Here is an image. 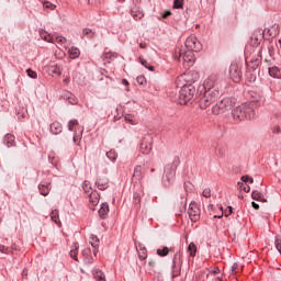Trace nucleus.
<instances>
[{
    "label": "nucleus",
    "instance_id": "obj_1",
    "mask_svg": "<svg viewBox=\"0 0 281 281\" xmlns=\"http://www.w3.org/2000/svg\"><path fill=\"white\" fill-rule=\"evenodd\" d=\"M256 117V112L254 108L249 104H241L233 110L234 122H244V120H254Z\"/></svg>",
    "mask_w": 281,
    "mask_h": 281
},
{
    "label": "nucleus",
    "instance_id": "obj_2",
    "mask_svg": "<svg viewBox=\"0 0 281 281\" xmlns=\"http://www.w3.org/2000/svg\"><path fill=\"white\" fill-rule=\"evenodd\" d=\"M221 93L218 90H205L203 97L200 100V109L205 110L218 100Z\"/></svg>",
    "mask_w": 281,
    "mask_h": 281
},
{
    "label": "nucleus",
    "instance_id": "obj_3",
    "mask_svg": "<svg viewBox=\"0 0 281 281\" xmlns=\"http://www.w3.org/2000/svg\"><path fill=\"white\" fill-rule=\"evenodd\" d=\"M232 100L229 98H225L222 101L217 102L212 108L213 115H223V113H227V111H232Z\"/></svg>",
    "mask_w": 281,
    "mask_h": 281
},
{
    "label": "nucleus",
    "instance_id": "obj_4",
    "mask_svg": "<svg viewBox=\"0 0 281 281\" xmlns=\"http://www.w3.org/2000/svg\"><path fill=\"white\" fill-rule=\"evenodd\" d=\"M194 93H196V89L193 86L184 87L180 90L179 102L180 104H188L194 99Z\"/></svg>",
    "mask_w": 281,
    "mask_h": 281
},
{
    "label": "nucleus",
    "instance_id": "obj_5",
    "mask_svg": "<svg viewBox=\"0 0 281 281\" xmlns=\"http://www.w3.org/2000/svg\"><path fill=\"white\" fill-rule=\"evenodd\" d=\"M179 56L182 58L186 69H190V67H192L196 60L193 50H180Z\"/></svg>",
    "mask_w": 281,
    "mask_h": 281
},
{
    "label": "nucleus",
    "instance_id": "obj_6",
    "mask_svg": "<svg viewBox=\"0 0 281 281\" xmlns=\"http://www.w3.org/2000/svg\"><path fill=\"white\" fill-rule=\"evenodd\" d=\"M192 82H194V79H192V74L190 72L180 75L176 80V85L180 90L192 86Z\"/></svg>",
    "mask_w": 281,
    "mask_h": 281
},
{
    "label": "nucleus",
    "instance_id": "obj_7",
    "mask_svg": "<svg viewBox=\"0 0 281 281\" xmlns=\"http://www.w3.org/2000/svg\"><path fill=\"white\" fill-rule=\"evenodd\" d=\"M186 48L188 52H201L203 49V46L201 45V42L196 38V36L191 35L186 41Z\"/></svg>",
    "mask_w": 281,
    "mask_h": 281
},
{
    "label": "nucleus",
    "instance_id": "obj_8",
    "mask_svg": "<svg viewBox=\"0 0 281 281\" xmlns=\"http://www.w3.org/2000/svg\"><path fill=\"white\" fill-rule=\"evenodd\" d=\"M188 214L193 223H196V221L201 218V209H199V204H196V202L190 203Z\"/></svg>",
    "mask_w": 281,
    "mask_h": 281
},
{
    "label": "nucleus",
    "instance_id": "obj_9",
    "mask_svg": "<svg viewBox=\"0 0 281 281\" xmlns=\"http://www.w3.org/2000/svg\"><path fill=\"white\" fill-rule=\"evenodd\" d=\"M151 150H153V136L145 135L140 143V153L143 155H150Z\"/></svg>",
    "mask_w": 281,
    "mask_h": 281
},
{
    "label": "nucleus",
    "instance_id": "obj_10",
    "mask_svg": "<svg viewBox=\"0 0 281 281\" xmlns=\"http://www.w3.org/2000/svg\"><path fill=\"white\" fill-rule=\"evenodd\" d=\"M182 265H183V261H181V255L176 254L173 257V265H172V271H171L172 278H179V276H181Z\"/></svg>",
    "mask_w": 281,
    "mask_h": 281
},
{
    "label": "nucleus",
    "instance_id": "obj_11",
    "mask_svg": "<svg viewBox=\"0 0 281 281\" xmlns=\"http://www.w3.org/2000/svg\"><path fill=\"white\" fill-rule=\"evenodd\" d=\"M229 78L233 80V82H240V78H243V72L240 71V66H238V64L231 65Z\"/></svg>",
    "mask_w": 281,
    "mask_h": 281
},
{
    "label": "nucleus",
    "instance_id": "obj_12",
    "mask_svg": "<svg viewBox=\"0 0 281 281\" xmlns=\"http://www.w3.org/2000/svg\"><path fill=\"white\" fill-rule=\"evenodd\" d=\"M217 82H218V75L217 74H211L204 80V91H214V87H216Z\"/></svg>",
    "mask_w": 281,
    "mask_h": 281
},
{
    "label": "nucleus",
    "instance_id": "obj_13",
    "mask_svg": "<svg viewBox=\"0 0 281 281\" xmlns=\"http://www.w3.org/2000/svg\"><path fill=\"white\" fill-rule=\"evenodd\" d=\"M179 164H181V160L179 159V157H177L173 159V169L170 166H167L165 168V177H167V179H173L175 170H177V166H179Z\"/></svg>",
    "mask_w": 281,
    "mask_h": 281
},
{
    "label": "nucleus",
    "instance_id": "obj_14",
    "mask_svg": "<svg viewBox=\"0 0 281 281\" xmlns=\"http://www.w3.org/2000/svg\"><path fill=\"white\" fill-rule=\"evenodd\" d=\"M131 15L135 21H142L144 19V10L142 8L135 5L131 9Z\"/></svg>",
    "mask_w": 281,
    "mask_h": 281
},
{
    "label": "nucleus",
    "instance_id": "obj_15",
    "mask_svg": "<svg viewBox=\"0 0 281 281\" xmlns=\"http://www.w3.org/2000/svg\"><path fill=\"white\" fill-rule=\"evenodd\" d=\"M89 203L90 210H95V205L100 203V194H98V192H91L89 194Z\"/></svg>",
    "mask_w": 281,
    "mask_h": 281
},
{
    "label": "nucleus",
    "instance_id": "obj_16",
    "mask_svg": "<svg viewBox=\"0 0 281 281\" xmlns=\"http://www.w3.org/2000/svg\"><path fill=\"white\" fill-rule=\"evenodd\" d=\"M263 34L270 36L271 38H274V36H278V34H280V26H278V24H274L270 29H265Z\"/></svg>",
    "mask_w": 281,
    "mask_h": 281
},
{
    "label": "nucleus",
    "instance_id": "obj_17",
    "mask_svg": "<svg viewBox=\"0 0 281 281\" xmlns=\"http://www.w3.org/2000/svg\"><path fill=\"white\" fill-rule=\"evenodd\" d=\"M50 133L53 135H60V133H63V124H60V122H53L50 124Z\"/></svg>",
    "mask_w": 281,
    "mask_h": 281
},
{
    "label": "nucleus",
    "instance_id": "obj_18",
    "mask_svg": "<svg viewBox=\"0 0 281 281\" xmlns=\"http://www.w3.org/2000/svg\"><path fill=\"white\" fill-rule=\"evenodd\" d=\"M47 72L49 76H60L63 71L60 70V67L56 64H52L47 67Z\"/></svg>",
    "mask_w": 281,
    "mask_h": 281
},
{
    "label": "nucleus",
    "instance_id": "obj_19",
    "mask_svg": "<svg viewBox=\"0 0 281 281\" xmlns=\"http://www.w3.org/2000/svg\"><path fill=\"white\" fill-rule=\"evenodd\" d=\"M78 125H79V123H78V120H76V119L70 120L68 122V131H71L75 133L74 138H72L75 143L78 139V134L76 133V126H78Z\"/></svg>",
    "mask_w": 281,
    "mask_h": 281
},
{
    "label": "nucleus",
    "instance_id": "obj_20",
    "mask_svg": "<svg viewBox=\"0 0 281 281\" xmlns=\"http://www.w3.org/2000/svg\"><path fill=\"white\" fill-rule=\"evenodd\" d=\"M157 256H160V258H164L168 256V254H175V248H168V247H162L158 248L156 251Z\"/></svg>",
    "mask_w": 281,
    "mask_h": 281
},
{
    "label": "nucleus",
    "instance_id": "obj_21",
    "mask_svg": "<svg viewBox=\"0 0 281 281\" xmlns=\"http://www.w3.org/2000/svg\"><path fill=\"white\" fill-rule=\"evenodd\" d=\"M40 36L42 41H45L46 43H54V35L47 33V31H40Z\"/></svg>",
    "mask_w": 281,
    "mask_h": 281
},
{
    "label": "nucleus",
    "instance_id": "obj_22",
    "mask_svg": "<svg viewBox=\"0 0 281 281\" xmlns=\"http://www.w3.org/2000/svg\"><path fill=\"white\" fill-rule=\"evenodd\" d=\"M144 173H142V166H136L133 173V181H142Z\"/></svg>",
    "mask_w": 281,
    "mask_h": 281
},
{
    "label": "nucleus",
    "instance_id": "obj_23",
    "mask_svg": "<svg viewBox=\"0 0 281 281\" xmlns=\"http://www.w3.org/2000/svg\"><path fill=\"white\" fill-rule=\"evenodd\" d=\"M95 184L99 190H106L109 188V180L106 178H99Z\"/></svg>",
    "mask_w": 281,
    "mask_h": 281
},
{
    "label": "nucleus",
    "instance_id": "obj_24",
    "mask_svg": "<svg viewBox=\"0 0 281 281\" xmlns=\"http://www.w3.org/2000/svg\"><path fill=\"white\" fill-rule=\"evenodd\" d=\"M90 245L91 247H93V254L94 256H97L98 250H95L98 247H100V239H98V237L95 235H91L90 237Z\"/></svg>",
    "mask_w": 281,
    "mask_h": 281
},
{
    "label": "nucleus",
    "instance_id": "obj_25",
    "mask_svg": "<svg viewBox=\"0 0 281 281\" xmlns=\"http://www.w3.org/2000/svg\"><path fill=\"white\" fill-rule=\"evenodd\" d=\"M251 198L254 201H260L261 203H267V199H265V195L260 191H252Z\"/></svg>",
    "mask_w": 281,
    "mask_h": 281
},
{
    "label": "nucleus",
    "instance_id": "obj_26",
    "mask_svg": "<svg viewBox=\"0 0 281 281\" xmlns=\"http://www.w3.org/2000/svg\"><path fill=\"white\" fill-rule=\"evenodd\" d=\"M269 76H271V78H281V70L278 66H273L269 68Z\"/></svg>",
    "mask_w": 281,
    "mask_h": 281
},
{
    "label": "nucleus",
    "instance_id": "obj_27",
    "mask_svg": "<svg viewBox=\"0 0 281 281\" xmlns=\"http://www.w3.org/2000/svg\"><path fill=\"white\" fill-rule=\"evenodd\" d=\"M4 145L8 146V148L14 146V135L7 134L3 138Z\"/></svg>",
    "mask_w": 281,
    "mask_h": 281
},
{
    "label": "nucleus",
    "instance_id": "obj_28",
    "mask_svg": "<svg viewBox=\"0 0 281 281\" xmlns=\"http://www.w3.org/2000/svg\"><path fill=\"white\" fill-rule=\"evenodd\" d=\"M93 277H94V280L97 281H106V277L104 276V272H102L100 269L94 270Z\"/></svg>",
    "mask_w": 281,
    "mask_h": 281
},
{
    "label": "nucleus",
    "instance_id": "obj_29",
    "mask_svg": "<svg viewBox=\"0 0 281 281\" xmlns=\"http://www.w3.org/2000/svg\"><path fill=\"white\" fill-rule=\"evenodd\" d=\"M38 190H40V194H42L43 196H47V194H49V190H52V188L49 187V184H40L38 186Z\"/></svg>",
    "mask_w": 281,
    "mask_h": 281
},
{
    "label": "nucleus",
    "instance_id": "obj_30",
    "mask_svg": "<svg viewBox=\"0 0 281 281\" xmlns=\"http://www.w3.org/2000/svg\"><path fill=\"white\" fill-rule=\"evenodd\" d=\"M78 249H79V245L78 243H75L70 250V257H72L74 260H76L77 262H78Z\"/></svg>",
    "mask_w": 281,
    "mask_h": 281
},
{
    "label": "nucleus",
    "instance_id": "obj_31",
    "mask_svg": "<svg viewBox=\"0 0 281 281\" xmlns=\"http://www.w3.org/2000/svg\"><path fill=\"white\" fill-rule=\"evenodd\" d=\"M50 218L54 223H56V225L60 227V217L58 215V210H55L50 213Z\"/></svg>",
    "mask_w": 281,
    "mask_h": 281
},
{
    "label": "nucleus",
    "instance_id": "obj_32",
    "mask_svg": "<svg viewBox=\"0 0 281 281\" xmlns=\"http://www.w3.org/2000/svg\"><path fill=\"white\" fill-rule=\"evenodd\" d=\"M68 54L72 59L78 58V56H80V49H78L77 47H71L68 49Z\"/></svg>",
    "mask_w": 281,
    "mask_h": 281
},
{
    "label": "nucleus",
    "instance_id": "obj_33",
    "mask_svg": "<svg viewBox=\"0 0 281 281\" xmlns=\"http://www.w3.org/2000/svg\"><path fill=\"white\" fill-rule=\"evenodd\" d=\"M106 214H109V204L103 203L99 210V215L102 216H106Z\"/></svg>",
    "mask_w": 281,
    "mask_h": 281
},
{
    "label": "nucleus",
    "instance_id": "obj_34",
    "mask_svg": "<svg viewBox=\"0 0 281 281\" xmlns=\"http://www.w3.org/2000/svg\"><path fill=\"white\" fill-rule=\"evenodd\" d=\"M125 122H127V124H131L132 126L137 125V121L135 120V116L127 114L124 116Z\"/></svg>",
    "mask_w": 281,
    "mask_h": 281
},
{
    "label": "nucleus",
    "instance_id": "obj_35",
    "mask_svg": "<svg viewBox=\"0 0 281 281\" xmlns=\"http://www.w3.org/2000/svg\"><path fill=\"white\" fill-rule=\"evenodd\" d=\"M189 255L194 258L196 256V245L194 243H190L188 247Z\"/></svg>",
    "mask_w": 281,
    "mask_h": 281
},
{
    "label": "nucleus",
    "instance_id": "obj_36",
    "mask_svg": "<svg viewBox=\"0 0 281 281\" xmlns=\"http://www.w3.org/2000/svg\"><path fill=\"white\" fill-rule=\"evenodd\" d=\"M82 189L86 192V194H91V192H93V189H91V182L89 181L83 182Z\"/></svg>",
    "mask_w": 281,
    "mask_h": 281
},
{
    "label": "nucleus",
    "instance_id": "obj_37",
    "mask_svg": "<svg viewBox=\"0 0 281 281\" xmlns=\"http://www.w3.org/2000/svg\"><path fill=\"white\" fill-rule=\"evenodd\" d=\"M82 256H83V260H85L88 265H91V262H93V261H91L90 258H89V256H91V250H90V249H85V250L82 251Z\"/></svg>",
    "mask_w": 281,
    "mask_h": 281
},
{
    "label": "nucleus",
    "instance_id": "obj_38",
    "mask_svg": "<svg viewBox=\"0 0 281 281\" xmlns=\"http://www.w3.org/2000/svg\"><path fill=\"white\" fill-rule=\"evenodd\" d=\"M138 258L140 260H146L148 258V250H146V248H140L138 250Z\"/></svg>",
    "mask_w": 281,
    "mask_h": 281
},
{
    "label": "nucleus",
    "instance_id": "obj_39",
    "mask_svg": "<svg viewBox=\"0 0 281 281\" xmlns=\"http://www.w3.org/2000/svg\"><path fill=\"white\" fill-rule=\"evenodd\" d=\"M83 36H86V38H93V36H95V32L91 29H85Z\"/></svg>",
    "mask_w": 281,
    "mask_h": 281
},
{
    "label": "nucleus",
    "instance_id": "obj_40",
    "mask_svg": "<svg viewBox=\"0 0 281 281\" xmlns=\"http://www.w3.org/2000/svg\"><path fill=\"white\" fill-rule=\"evenodd\" d=\"M53 43H57V45H65V43H67V38L64 36H54Z\"/></svg>",
    "mask_w": 281,
    "mask_h": 281
},
{
    "label": "nucleus",
    "instance_id": "obj_41",
    "mask_svg": "<svg viewBox=\"0 0 281 281\" xmlns=\"http://www.w3.org/2000/svg\"><path fill=\"white\" fill-rule=\"evenodd\" d=\"M140 64L149 71H155V66H151L147 60L140 59Z\"/></svg>",
    "mask_w": 281,
    "mask_h": 281
},
{
    "label": "nucleus",
    "instance_id": "obj_42",
    "mask_svg": "<svg viewBox=\"0 0 281 281\" xmlns=\"http://www.w3.org/2000/svg\"><path fill=\"white\" fill-rule=\"evenodd\" d=\"M106 157L111 161H115V159H117V154L115 153V150L111 149L110 151L106 153Z\"/></svg>",
    "mask_w": 281,
    "mask_h": 281
},
{
    "label": "nucleus",
    "instance_id": "obj_43",
    "mask_svg": "<svg viewBox=\"0 0 281 281\" xmlns=\"http://www.w3.org/2000/svg\"><path fill=\"white\" fill-rule=\"evenodd\" d=\"M183 1H186V0H175L173 1V8L176 10H181V8H183Z\"/></svg>",
    "mask_w": 281,
    "mask_h": 281
},
{
    "label": "nucleus",
    "instance_id": "obj_44",
    "mask_svg": "<svg viewBox=\"0 0 281 281\" xmlns=\"http://www.w3.org/2000/svg\"><path fill=\"white\" fill-rule=\"evenodd\" d=\"M26 74L29 78H33L36 79L38 77V75L36 74V71L32 70V69H26Z\"/></svg>",
    "mask_w": 281,
    "mask_h": 281
},
{
    "label": "nucleus",
    "instance_id": "obj_45",
    "mask_svg": "<svg viewBox=\"0 0 281 281\" xmlns=\"http://www.w3.org/2000/svg\"><path fill=\"white\" fill-rule=\"evenodd\" d=\"M202 195L205 198V199H210V196H212V190L210 188H205L202 192Z\"/></svg>",
    "mask_w": 281,
    "mask_h": 281
},
{
    "label": "nucleus",
    "instance_id": "obj_46",
    "mask_svg": "<svg viewBox=\"0 0 281 281\" xmlns=\"http://www.w3.org/2000/svg\"><path fill=\"white\" fill-rule=\"evenodd\" d=\"M44 8L48 9V10H56L55 4L49 1H44Z\"/></svg>",
    "mask_w": 281,
    "mask_h": 281
},
{
    "label": "nucleus",
    "instance_id": "obj_47",
    "mask_svg": "<svg viewBox=\"0 0 281 281\" xmlns=\"http://www.w3.org/2000/svg\"><path fill=\"white\" fill-rule=\"evenodd\" d=\"M241 181L244 183H247V181H249L250 183H254V178L249 177V176H243L241 177Z\"/></svg>",
    "mask_w": 281,
    "mask_h": 281
},
{
    "label": "nucleus",
    "instance_id": "obj_48",
    "mask_svg": "<svg viewBox=\"0 0 281 281\" xmlns=\"http://www.w3.org/2000/svg\"><path fill=\"white\" fill-rule=\"evenodd\" d=\"M148 267H150V269H155V267H157V260L149 259L148 260Z\"/></svg>",
    "mask_w": 281,
    "mask_h": 281
},
{
    "label": "nucleus",
    "instance_id": "obj_49",
    "mask_svg": "<svg viewBox=\"0 0 281 281\" xmlns=\"http://www.w3.org/2000/svg\"><path fill=\"white\" fill-rule=\"evenodd\" d=\"M138 85H144L146 82V78L144 76H139L136 78Z\"/></svg>",
    "mask_w": 281,
    "mask_h": 281
},
{
    "label": "nucleus",
    "instance_id": "obj_50",
    "mask_svg": "<svg viewBox=\"0 0 281 281\" xmlns=\"http://www.w3.org/2000/svg\"><path fill=\"white\" fill-rule=\"evenodd\" d=\"M0 251H1V254H9L10 252V248H8L5 246H0Z\"/></svg>",
    "mask_w": 281,
    "mask_h": 281
},
{
    "label": "nucleus",
    "instance_id": "obj_51",
    "mask_svg": "<svg viewBox=\"0 0 281 281\" xmlns=\"http://www.w3.org/2000/svg\"><path fill=\"white\" fill-rule=\"evenodd\" d=\"M227 209H228V211H223L222 216L224 214L227 217V216H229V214H232V212H233L232 211L233 210L232 206H228Z\"/></svg>",
    "mask_w": 281,
    "mask_h": 281
},
{
    "label": "nucleus",
    "instance_id": "obj_52",
    "mask_svg": "<svg viewBox=\"0 0 281 281\" xmlns=\"http://www.w3.org/2000/svg\"><path fill=\"white\" fill-rule=\"evenodd\" d=\"M237 271H238V263H234V265L232 266V272H233V273H237Z\"/></svg>",
    "mask_w": 281,
    "mask_h": 281
},
{
    "label": "nucleus",
    "instance_id": "obj_53",
    "mask_svg": "<svg viewBox=\"0 0 281 281\" xmlns=\"http://www.w3.org/2000/svg\"><path fill=\"white\" fill-rule=\"evenodd\" d=\"M170 14H172V12L166 11V12L162 14V19H168V16H170Z\"/></svg>",
    "mask_w": 281,
    "mask_h": 281
},
{
    "label": "nucleus",
    "instance_id": "obj_54",
    "mask_svg": "<svg viewBox=\"0 0 281 281\" xmlns=\"http://www.w3.org/2000/svg\"><path fill=\"white\" fill-rule=\"evenodd\" d=\"M251 205H252L254 210H260V205L258 203L252 202Z\"/></svg>",
    "mask_w": 281,
    "mask_h": 281
},
{
    "label": "nucleus",
    "instance_id": "obj_55",
    "mask_svg": "<svg viewBox=\"0 0 281 281\" xmlns=\"http://www.w3.org/2000/svg\"><path fill=\"white\" fill-rule=\"evenodd\" d=\"M134 200L136 201V203H139V194L138 193L134 194Z\"/></svg>",
    "mask_w": 281,
    "mask_h": 281
},
{
    "label": "nucleus",
    "instance_id": "obj_56",
    "mask_svg": "<svg viewBox=\"0 0 281 281\" xmlns=\"http://www.w3.org/2000/svg\"><path fill=\"white\" fill-rule=\"evenodd\" d=\"M212 273H214V274H216V273H221V269H218V268H214V269H213V271H212Z\"/></svg>",
    "mask_w": 281,
    "mask_h": 281
},
{
    "label": "nucleus",
    "instance_id": "obj_57",
    "mask_svg": "<svg viewBox=\"0 0 281 281\" xmlns=\"http://www.w3.org/2000/svg\"><path fill=\"white\" fill-rule=\"evenodd\" d=\"M251 188L250 187H244V191L250 192Z\"/></svg>",
    "mask_w": 281,
    "mask_h": 281
},
{
    "label": "nucleus",
    "instance_id": "obj_58",
    "mask_svg": "<svg viewBox=\"0 0 281 281\" xmlns=\"http://www.w3.org/2000/svg\"><path fill=\"white\" fill-rule=\"evenodd\" d=\"M123 85H125L127 87L128 81L126 79H123Z\"/></svg>",
    "mask_w": 281,
    "mask_h": 281
},
{
    "label": "nucleus",
    "instance_id": "obj_59",
    "mask_svg": "<svg viewBox=\"0 0 281 281\" xmlns=\"http://www.w3.org/2000/svg\"><path fill=\"white\" fill-rule=\"evenodd\" d=\"M65 85H69V79H64Z\"/></svg>",
    "mask_w": 281,
    "mask_h": 281
},
{
    "label": "nucleus",
    "instance_id": "obj_60",
    "mask_svg": "<svg viewBox=\"0 0 281 281\" xmlns=\"http://www.w3.org/2000/svg\"><path fill=\"white\" fill-rule=\"evenodd\" d=\"M215 218H223V215H221V216H215Z\"/></svg>",
    "mask_w": 281,
    "mask_h": 281
},
{
    "label": "nucleus",
    "instance_id": "obj_61",
    "mask_svg": "<svg viewBox=\"0 0 281 281\" xmlns=\"http://www.w3.org/2000/svg\"><path fill=\"white\" fill-rule=\"evenodd\" d=\"M23 276H26V272H25V271H23Z\"/></svg>",
    "mask_w": 281,
    "mask_h": 281
},
{
    "label": "nucleus",
    "instance_id": "obj_62",
    "mask_svg": "<svg viewBox=\"0 0 281 281\" xmlns=\"http://www.w3.org/2000/svg\"><path fill=\"white\" fill-rule=\"evenodd\" d=\"M140 47H144V45L140 44Z\"/></svg>",
    "mask_w": 281,
    "mask_h": 281
},
{
    "label": "nucleus",
    "instance_id": "obj_63",
    "mask_svg": "<svg viewBox=\"0 0 281 281\" xmlns=\"http://www.w3.org/2000/svg\"><path fill=\"white\" fill-rule=\"evenodd\" d=\"M0 223H1V217H0Z\"/></svg>",
    "mask_w": 281,
    "mask_h": 281
}]
</instances>
